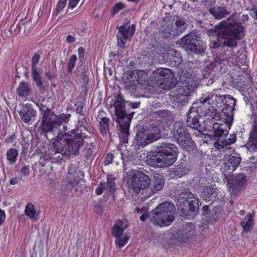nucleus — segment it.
<instances>
[{
    "instance_id": "obj_1",
    "label": "nucleus",
    "mask_w": 257,
    "mask_h": 257,
    "mask_svg": "<svg viewBox=\"0 0 257 257\" xmlns=\"http://www.w3.org/2000/svg\"><path fill=\"white\" fill-rule=\"evenodd\" d=\"M67 130L66 126H63V130H59L51 148L43 156L44 160L60 163L64 157H69L71 154H79V149L84 144L83 139L90 136L82 132V128L73 129L70 132Z\"/></svg>"
},
{
    "instance_id": "obj_2",
    "label": "nucleus",
    "mask_w": 257,
    "mask_h": 257,
    "mask_svg": "<svg viewBox=\"0 0 257 257\" xmlns=\"http://www.w3.org/2000/svg\"><path fill=\"white\" fill-rule=\"evenodd\" d=\"M245 30V27L241 25L221 23L215 27L217 39L211 43L210 47L213 48L235 47L237 40L243 37Z\"/></svg>"
},
{
    "instance_id": "obj_3",
    "label": "nucleus",
    "mask_w": 257,
    "mask_h": 257,
    "mask_svg": "<svg viewBox=\"0 0 257 257\" xmlns=\"http://www.w3.org/2000/svg\"><path fill=\"white\" fill-rule=\"evenodd\" d=\"M175 207L172 203L164 202L158 205L149 214L148 208L143 207L141 208L137 207L135 211L137 213L142 214L140 217L142 221L149 218L154 225L160 227L167 226L171 224L175 217Z\"/></svg>"
},
{
    "instance_id": "obj_4",
    "label": "nucleus",
    "mask_w": 257,
    "mask_h": 257,
    "mask_svg": "<svg viewBox=\"0 0 257 257\" xmlns=\"http://www.w3.org/2000/svg\"><path fill=\"white\" fill-rule=\"evenodd\" d=\"M140 104V102L125 101L120 95L116 96L113 103L117 122L120 127V138L124 143H128L130 123L134 114L130 109L138 108Z\"/></svg>"
},
{
    "instance_id": "obj_5",
    "label": "nucleus",
    "mask_w": 257,
    "mask_h": 257,
    "mask_svg": "<svg viewBox=\"0 0 257 257\" xmlns=\"http://www.w3.org/2000/svg\"><path fill=\"white\" fill-rule=\"evenodd\" d=\"M154 153L148 160L150 164L154 167H165L176 160L178 148L173 144L163 142L157 146Z\"/></svg>"
},
{
    "instance_id": "obj_6",
    "label": "nucleus",
    "mask_w": 257,
    "mask_h": 257,
    "mask_svg": "<svg viewBox=\"0 0 257 257\" xmlns=\"http://www.w3.org/2000/svg\"><path fill=\"white\" fill-rule=\"evenodd\" d=\"M128 186L133 192L140 194L143 199L147 198V191L150 186V179L148 175L141 171L130 170L127 180Z\"/></svg>"
},
{
    "instance_id": "obj_7",
    "label": "nucleus",
    "mask_w": 257,
    "mask_h": 257,
    "mask_svg": "<svg viewBox=\"0 0 257 257\" xmlns=\"http://www.w3.org/2000/svg\"><path fill=\"white\" fill-rule=\"evenodd\" d=\"M177 205L182 215L187 218L189 216H193L198 212L199 199L194 197L191 192L185 191L180 194Z\"/></svg>"
},
{
    "instance_id": "obj_8",
    "label": "nucleus",
    "mask_w": 257,
    "mask_h": 257,
    "mask_svg": "<svg viewBox=\"0 0 257 257\" xmlns=\"http://www.w3.org/2000/svg\"><path fill=\"white\" fill-rule=\"evenodd\" d=\"M223 97L224 95H220L216 91H213L208 93L205 98H200V102L201 104L207 103L212 105L206 109L203 115L215 120H220L221 114L218 112L216 107L220 108H222Z\"/></svg>"
},
{
    "instance_id": "obj_9",
    "label": "nucleus",
    "mask_w": 257,
    "mask_h": 257,
    "mask_svg": "<svg viewBox=\"0 0 257 257\" xmlns=\"http://www.w3.org/2000/svg\"><path fill=\"white\" fill-rule=\"evenodd\" d=\"M179 42L187 51L196 54L202 55L206 48V44L194 32L185 35Z\"/></svg>"
},
{
    "instance_id": "obj_10",
    "label": "nucleus",
    "mask_w": 257,
    "mask_h": 257,
    "mask_svg": "<svg viewBox=\"0 0 257 257\" xmlns=\"http://www.w3.org/2000/svg\"><path fill=\"white\" fill-rule=\"evenodd\" d=\"M160 137V127L158 126L157 122H155L149 127H143L139 130L135 138L137 144L144 147L158 140Z\"/></svg>"
},
{
    "instance_id": "obj_11",
    "label": "nucleus",
    "mask_w": 257,
    "mask_h": 257,
    "mask_svg": "<svg viewBox=\"0 0 257 257\" xmlns=\"http://www.w3.org/2000/svg\"><path fill=\"white\" fill-rule=\"evenodd\" d=\"M166 27L163 33L164 37L168 38L171 35L176 36L181 34L186 30L188 24L185 18L176 15L173 17L172 20L166 22Z\"/></svg>"
},
{
    "instance_id": "obj_12",
    "label": "nucleus",
    "mask_w": 257,
    "mask_h": 257,
    "mask_svg": "<svg viewBox=\"0 0 257 257\" xmlns=\"http://www.w3.org/2000/svg\"><path fill=\"white\" fill-rule=\"evenodd\" d=\"M179 93L177 99L183 102L188 101V96L192 93L197 87L196 81L192 77L181 76L179 83Z\"/></svg>"
},
{
    "instance_id": "obj_13",
    "label": "nucleus",
    "mask_w": 257,
    "mask_h": 257,
    "mask_svg": "<svg viewBox=\"0 0 257 257\" xmlns=\"http://www.w3.org/2000/svg\"><path fill=\"white\" fill-rule=\"evenodd\" d=\"M172 133L174 139L183 148H187L192 143L190 134L182 122L176 121L174 123Z\"/></svg>"
},
{
    "instance_id": "obj_14",
    "label": "nucleus",
    "mask_w": 257,
    "mask_h": 257,
    "mask_svg": "<svg viewBox=\"0 0 257 257\" xmlns=\"http://www.w3.org/2000/svg\"><path fill=\"white\" fill-rule=\"evenodd\" d=\"M70 117L71 114H70L63 113L57 116L53 112L51 116L49 115V118L47 121V125L45 127L42 133H51L57 131L58 134L60 129L63 130L64 125L62 126V128L60 127L61 125L63 123H67L69 121Z\"/></svg>"
},
{
    "instance_id": "obj_15",
    "label": "nucleus",
    "mask_w": 257,
    "mask_h": 257,
    "mask_svg": "<svg viewBox=\"0 0 257 257\" xmlns=\"http://www.w3.org/2000/svg\"><path fill=\"white\" fill-rule=\"evenodd\" d=\"M222 103L221 119H224L228 126H230L233 121V111L236 105V100L233 96L230 95H224Z\"/></svg>"
},
{
    "instance_id": "obj_16",
    "label": "nucleus",
    "mask_w": 257,
    "mask_h": 257,
    "mask_svg": "<svg viewBox=\"0 0 257 257\" xmlns=\"http://www.w3.org/2000/svg\"><path fill=\"white\" fill-rule=\"evenodd\" d=\"M127 228L124 222L121 220H117L112 228V234L115 238L116 245L121 248L124 247L128 242L130 237L126 234H123L124 231Z\"/></svg>"
},
{
    "instance_id": "obj_17",
    "label": "nucleus",
    "mask_w": 257,
    "mask_h": 257,
    "mask_svg": "<svg viewBox=\"0 0 257 257\" xmlns=\"http://www.w3.org/2000/svg\"><path fill=\"white\" fill-rule=\"evenodd\" d=\"M241 161V157L237 154H226L223 157V167L224 171L229 174L232 173L239 165Z\"/></svg>"
},
{
    "instance_id": "obj_18",
    "label": "nucleus",
    "mask_w": 257,
    "mask_h": 257,
    "mask_svg": "<svg viewBox=\"0 0 257 257\" xmlns=\"http://www.w3.org/2000/svg\"><path fill=\"white\" fill-rule=\"evenodd\" d=\"M117 28L120 34V36L118 35L117 36V45L120 47L124 48L127 39L132 37L134 33L135 26L134 25L129 26L123 25L119 27H117Z\"/></svg>"
},
{
    "instance_id": "obj_19",
    "label": "nucleus",
    "mask_w": 257,
    "mask_h": 257,
    "mask_svg": "<svg viewBox=\"0 0 257 257\" xmlns=\"http://www.w3.org/2000/svg\"><path fill=\"white\" fill-rule=\"evenodd\" d=\"M19 115L23 122L31 124L35 120L36 111L33 109L31 104H26L22 106L19 111Z\"/></svg>"
},
{
    "instance_id": "obj_20",
    "label": "nucleus",
    "mask_w": 257,
    "mask_h": 257,
    "mask_svg": "<svg viewBox=\"0 0 257 257\" xmlns=\"http://www.w3.org/2000/svg\"><path fill=\"white\" fill-rule=\"evenodd\" d=\"M246 179L243 174H238L229 182L230 189L232 193H238L245 186Z\"/></svg>"
},
{
    "instance_id": "obj_21",
    "label": "nucleus",
    "mask_w": 257,
    "mask_h": 257,
    "mask_svg": "<svg viewBox=\"0 0 257 257\" xmlns=\"http://www.w3.org/2000/svg\"><path fill=\"white\" fill-rule=\"evenodd\" d=\"M187 125L188 127L194 128L197 130L201 129V125L199 120L201 117L199 114L198 111L195 108H191L187 114Z\"/></svg>"
},
{
    "instance_id": "obj_22",
    "label": "nucleus",
    "mask_w": 257,
    "mask_h": 257,
    "mask_svg": "<svg viewBox=\"0 0 257 257\" xmlns=\"http://www.w3.org/2000/svg\"><path fill=\"white\" fill-rule=\"evenodd\" d=\"M164 185V181L163 176L157 174L154 176L152 181H150V186L148 187L147 191V198L154 193L161 190Z\"/></svg>"
},
{
    "instance_id": "obj_23",
    "label": "nucleus",
    "mask_w": 257,
    "mask_h": 257,
    "mask_svg": "<svg viewBox=\"0 0 257 257\" xmlns=\"http://www.w3.org/2000/svg\"><path fill=\"white\" fill-rule=\"evenodd\" d=\"M195 232V227L191 223L186 224L181 230L177 232L179 239L185 242L186 240L192 238Z\"/></svg>"
},
{
    "instance_id": "obj_24",
    "label": "nucleus",
    "mask_w": 257,
    "mask_h": 257,
    "mask_svg": "<svg viewBox=\"0 0 257 257\" xmlns=\"http://www.w3.org/2000/svg\"><path fill=\"white\" fill-rule=\"evenodd\" d=\"M173 74L171 70L167 68H157L152 73V78L155 81H161L160 83H163L162 81L165 78H170L172 76Z\"/></svg>"
},
{
    "instance_id": "obj_25",
    "label": "nucleus",
    "mask_w": 257,
    "mask_h": 257,
    "mask_svg": "<svg viewBox=\"0 0 257 257\" xmlns=\"http://www.w3.org/2000/svg\"><path fill=\"white\" fill-rule=\"evenodd\" d=\"M37 105L39 107L40 110L43 113L42 122L40 125V128L42 132L45 127L47 125V121L48 120V119L49 118V115L51 116L53 112L52 111L50 108H48L42 103H39L37 104Z\"/></svg>"
},
{
    "instance_id": "obj_26",
    "label": "nucleus",
    "mask_w": 257,
    "mask_h": 257,
    "mask_svg": "<svg viewBox=\"0 0 257 257\" xmlns=\"http://www.w3.org/2000/svg\"><path fill=\"white\" fill-rule=\"evenodd\" d=\"M126 75L127 79H132L138 84L145 81L147 77L146 74L144 71L136 70L128 71Z\"/></svg>"
},
{
    "instance_id": "obj_27",
    "label": "nucleus",
    "mask_w": 257,
    "mask_h": 257,
    "mask_svg": "<svg viewBox=\"0 0 257 257\" xmlns=\"http://www.w3.org/2000/svg\"><path fill=\"white\" fill-rule=\"evenodd\" d=\"M31 76L33 80L39 88L40 93L44 94L47 89V86L44 85L42 82V78L41 77L39 70H31Z\"/></svg>"
},
{
    "instance_id": "obj_28",
    "label": "nucleus",
    "mask_w": 257,
    "mask_h": 257,
    "mask_svg": "<svg viewBox=\"0 0 257 257\" xmlns=\"http://www.w3.org/2000/svg\"><path fill=\"white\" fill-rule=\"evenodd\" d=\"M254 224V216L250 213L246 215L240 222V225L244 232L250 231L253 229Z\"/></svg>"
},
{
    "instance_id": "obj_29",
    "label": "nucleus",
    "mask_w": 257,
    "mask_h": 257,
    "mask_svg": "<svg viewBox=\"0 0 257 257\" xmlns=\"http://www.w3.org/2000/svg\"><path fill=\"white\" fill-rule=\"evenodd\" d=\"M209 131L210 133V136L215 139L225 136L228 134L227 130L224 131L222 128V125H219L217 123H214L212 129Z\"/></svg>"
},
{
    "instance_id": "obj_30",
    "label": "nucleus",
    "mask_w": 257,
    "mask_h": 257,
    "mask_svg": "<svg viewBox=\"0 0 257 257\" xmlns=\"http://www.w3.org/2000/svg\"><path fill=\"white\" fill-rule=\"evenodd\" d=\"M209 12L216 19H220L229 14L225 7H213L209 9Z\"/></svg>"
},
{
    "instance_id": "obj_31",
    "label": "nucleus",
    "mask_w": 257,
    "mask_h": 257,
    "mask_svg": "<svg viewBox=\"0 0 257 257\" xmlns=\"http://www.w3.org/2000/svg\"><path fill=\"white\" fill-rule=\"evenodd\" d=\"M201 197L206 201H209L215 197V189L209 186H204L201 192Z\"/></svg>"
},
{
    "instance_id": "obj_32",
    "label": "nucleus",
    "mask_w": 257,
    "mask_h": 257,
    "mask_svg": "<svg viewBox=\"0 0 257 257\" xmlns=\"http://www.w3.org/2000/svg\"><path fill=\"white\" fill-rule=\"evenodd\" d=\"M32 90L28 83L24 81L21 82L17 88V92L19 96L26 97L30 94Z\"/></svg>"
},
{
    "instance_id": "obj_33",
    "label": "nucleus",
    "mask_w": 257,
    "mask_h": 257,
    "mask_svg": "<svg viewBox=\"0 0 257 257\" xmlns=\"http://www.w3.org/2000/svg\"><path fill=\"white\" fill-rule=\"evenodd\" d=\"M177 177H180L188 172V168L181 164L172 168L171 171Z\"/></svg>"
},
{
    "instance_id": "obj_34",
    "label": "nucleus",
    "mask_w": 257,
    "mask_h": 257,
    "mask_svg": "<svg viewBox=\"0 0 257 257\" xmlns=\"http://www.w3.org/2000/svg\"><path fill=\"white\" fill-rule=\"evenodd\" d=\"M18 155V150L15 148H10L7 151V160L10 164L13 165L16 162Z\"/></svg>"
},
{
    "instance_id": "obj_35",
    "label": "nucleus",
    "mask_w": 257,
    "mask_h": 257,
    "mask_svg": "<svg viewBox=\"0 0 257 257\" xmlns=\"http://www.w3.org/2000/svg\"><path fill=\"white\" fill-rule=\"evenodd\" d=\"M25 214L31 219L35 220L37 218V214L34 206L29 203L25 207Z\"/></svg>"
},
{
    "instance_id": "obj_36",
    "label": "nucleus",
    "mask_w": 257,
    "mask_h": 257,
    "mask_svg": "<svg viewBox=\"0 0 257 257\" xmlns=\"http://www.w3.org/2000/svg\"><path fill=\"white\" fill-rule=\"evenodd\" d=\"M110 121V120L109 118L99 121V130L101 133L104 136L106 135L109 132Z\"/></svg>"
},
{
    "instance_id": "obj_37",
    "label": "nucleus",
    "mask_w": 257,
    "mask_h": 257,
    "mask_svg": "<svg viewBox=\"0 0 257 257\" xmlns=\"http://www.w3.org/2000/svg\"><path fill=\"white\" fill-rule=\"evenodd\" d=\"M76 60L77 56L75 55H73L70 57L67 68V71L68 74H71L72 73V71L75 67Z\"/></svg>"
},
{
    "instance_id": "obj_38",
    "label": "nucleus",
    "mask_w": 257,
    "mask_h": 257,
    "mask_svg": "<svg viewBox=\"0 0 257 257\" xmlns=\"http://www.w3.org/2000/svg\"><path fill=\"white\" fill-rule=\"evenodd\" d=\"M236 141V136L234 133L230 134L228 138L220 142V145L222 147H224L228 145L234 143Z\"/></svg>"
},
{
    "instance_id": "obj_39",
    "label": "nucleus",
    "mask_w": 257,
    "mask_h": 257,
    "mask_svg": "<svg viewBox=\"0 0 257 257\" xmlns=\"http://www.w3.org/2000/svg\"><path fill=\"white\" fill-rule=\"evenodd\" d=\"M106 183L109 187V192L112 193L114 192L115 190V183L114 178H113L112 175H107Z\"/></svg>"
},
{
    "instance_id": "obj_40",
    "label": "nucleus",
    "mask_w": 257,
    "mask_h": 257,
    "mask_svg": "<svg viewBox=\"0 0 257 257\" xmlns=\"http://www.w3.org/2000/svg\"><path fill=\"white\" fill-rule=\"evenodd\" d=\"M40 59V55L39 53L35 54L32 58L31 70L38 69L37 64Z\"/></svg>"
},
{
    "instance_id": "obj_41",
    "label": "nucleus",
    "mask_w": 257,
    "mask_h": 257,
    "mask_svg": "<svg viewBox=\"0 0 257 257\" xmlns=\"http://www.w3.org/2000/svg\"><path fill=\"white\" fill-rule=\"evenodd\" d=\"M250 138L254 145L257 144V124H255L250 132Z\"/></svg>"
},
{
    "instance_id": "obj_42",
    "label": "nucleus",
    "mask_w": 257,
    "mask_h": 257,
    "mask_svg": "<svg viewBox=\"0 0 257 257\" xmlns=\"http://www.w3.org/2000/svg\"><path fill=\"white\" fill-rule=\"evenodd\" d=\"M246 10L249 11V14L255 19L257 20V6L252 4L250 7H246Z\"/></svg>"
},
{
    "instance_id": "obj_43",
    "label": "nucleus",
    "mask_w": 257,
    "mask_h": 257,
    "mask_svg": "<svg viewBox=\"0 0 257 257\" xmlns=\"http://www.w3.org/2000/svg\"><path fill=\"white\" fill-rule=\"evenodd\" d=\"M125 7V5L122 2H119L116 3L113 8V11L112 12V14L114 15L118 12H119L122 9H124Z\"/></svg>"
},
{
    "instance_id": "obj_44",
    "label": "nucleus",
    "mask_w": 257,
    "mask_h": 257,
    "mask_svg": "<svg viewBox=\"0 0 257 257\" xmlns=\"http://www.w3.org/2000/svg\"><path fill=\"white\" fill-rule=\"evenodd\" d=\"M227 61V58L225 55L221 54L217 55L214 58V62L216 64H224Z\"/></svg>"
},
{
    "instance_id": "obj_45",
    "label": "nucleus",
    "mask_w": 257,
    "mask_h": 257,
    "mask_svg": "<svg viewBox=\"0 0 257 257\" xmlns=\"http://www.w3.org/2000/svg\"><path fill=\"white\" fill-rule=\"evenodd\" d=\"M128 80L125 82V87L127 89H135L138 84L135 81L132 79H127Z\"/></svg>"
},
{
    "instance_id": "obj_46",
    "label": "nucleus",
    "mask_w": 257,
    "mask_h": 257,
    "mask_svg": "<svg viewBox=\"0 0 257 257\" xmlns=\"http://www.w3.org/2000/svg\"><path fill=\"white\" fill-rule=\"evenodd\" d=\"M66 2L58 0L55 9L56 14L57 15L66 6Z\"/></svg>"
},
{
    "instance_id": "obj_47",
    "label": "nucleus",
    "mask_w": 257,
    "mask_h": 257,
    "mask_svg": "<svg viewBox=\"0 0 257 257\" xmlns=\"http://www.w3.org/2000/svg\"><path fill=\"white\" fill-rule=\"evenodd\" d=\"M113 156L112 154H108L105 158L104 161V164L105 165H108L111 164L113 161Z\"/></svg>"
},
{
    "instance_id": "obj_48",
    "label": "nucleus",
    "mask_w": 257,
    "mask_h": 257,
    "mask_svg": "<svg viewBox=\"0 0 257 257\" xmlns=\"http://www.w3.org/2000/svg\"><path fill=\"white\" fill-rule=\"evenodd\" d=\"M78 123L79 124L81 123V124L80 125V128H82L83 127L84 129H86V126H84V124L86 123V118L84 116V114L80 115L79 116Z\"/></svg>"
},
{
    "instance_id": "obj_49",
    "label": "nucleus",
    "mask_w": 257,
    "mask_h": 257,
    "mask_svg": "<svg viewBox=\"0 0 257 257\" xmlns=\"http://www.w3.org/2000/svg\"><path fill=\"white\" fill-rule=\"evenodd\" d=\"M20 172L24 176H28L30 174V167L29 166L24 165L21 169Z\"/></svg>"
},
{
    "instance_id": "obj_50",
    "label": "nucleus",
    "mask_w": 257,
    "mask_h": 257,
    "mask_svg": "<svg viewBox=\"0 0 257 257\" xmlns=\"http://www.w3.org/2000/svg\"><path fill=\"white\" fill-rule=\"evenodd\" d=\"M94 211L98 214H101L103 212V208L101 205H96L94 207Z\"/></svg>"
},
{
    "instance_id": "obj_51",
    "label": "nucleus",
    "mask_w": 257,
    "mask_h": 257,
    "mask_svg": "<svg viewBox=\"0 0 257 257\" xmlns=\"http://www.w3.org/2000/svg\"><path fill=\"white\" fill-rule=\"evenodd\" d=\"M76 112L77 114L80 115L84 114V107L82 104L76 105Z\"/></svg>"
},
{
    "instance_id": "obj_52",
    "label": "nucleus",
    "mask_w": 257,
    "mask_h": 257,
    "mask_svg": "<svg viewBox=\"0 0 257 257\" xmlns=\"http://www.w3.org/2000/svg\"><path fill=\"white\" fill-rule=\"evenodd\" d=\"M80 0H69L68 6V9L74 8L78 3Z\"/></svg>"
},
{
    "instance_id": "obj_53",
    "label": "nucleus",
    "mask_w": 257,
    "mask_h": 257,
    "mask_svg": "<svg viewBox=\"0 0 257 257\" xmlns=\"http://www.w3.org/2000/svg\"><path fill=\"white\" fill-rule=\"evenodd\" d=\"M93 151L91 148H86L85 149V156L87 159H89L90 157L93 155Z\"/></svg>"
},
{
    "instance_id": "obj_54",
    "label": "nucleus",
    "mask_w": 257,
    "mask_h": 257,
    "mask_svg": "<svg viewBox=\"0 0 257 257\" xmlns=\"http://www.w3.org/2000/svg\"><path fill=\"white\" fill-rule=\"evenodd\" d=\"M103 185L102 184H100L99 186L96 189L95 193L97 195H101L103 193V191L105 190L102 187Z\"/></svg>"
},
{
    "instance_id": "obj_55",
    "label": "nucleus",
    "mask_w": 257,
    "mask_h": 257,
    "mask_svg": "<svg viewBox=\"0 0 257 257\" xmlns=\"http://www.w3.org/2000/svg\"><path fill=\"white\" fill-rule=\"evenodd\" d=\"M84 53L85 49L83 47H80L78 48V55L80 60L84 58Z\"/></svg>"
},
{
    "instance_id": "obj_56",
    "label": "nucleus",
    "mask_w": 257,
    "mask_h": 257,
    "mask_svg": "<svg viewBox=\"0 0 257 257\" xmlns=\"http://www.w3.org/2000/svg\"><path fill=\"white\" fill-rule=\"evenodd\" d=\"M106 113L104 111H100L98 114V119L100 120H103L104 119H108V118L106 117Z\"/></svg>"
},
{
    "instance_id": "obj_57",
    "label": "nucleus",
    "mask_w": 257,
    "mask_h": 257,
    "mask_svg": "<svg viewBox=\"0 0 257 257\" xmlns=\"http://www.w3.org/2000/svg\"><path fill=\"white\" fill-rule=\"evenodd\" d=\"M20 180L21 179L20 178L15 177L11 178L9 182L11 185H15L18 183Z\"/></svg>"
},
{
    "instance_id": "obj_58",
    "label": "nucleus",
    "mask_w": 257,
    "mask_h": 257,
    "mask_svg": "<svg viewBox=\"0 0 257 257\" xmlns=\"http://www.w3.org/2000/svg\"><path fill=\"white\" fill-rule=\"evenodd\" d=\"M66 40L68 43H72L76 41V38L73 36L71 35L67 36Z\"/></svg>"
},
{
    "instance_id": "obj_59",
    "label": "nucleus",
    "mask_w": 257,
    "mask_h": 257,
    "mask_svg": "<svg viewBox=\"0 0 257 257\" xmlns=\"http://www.w3.org/2000/svg\"><path fill=\"white\" fill-rule=\"evenodd\" d=\"M5 219V213L3 210L0 209V225H2Z\"/></svg>"
},
{
    "instance_id": "obj_60",
    "label": "nucleus",
    "mask_w": 257,
    "mask_h": 257,
    "mask_svg": "<svg viewBox=\"0 0 257 257\" xmlns=\"http://www.w3.org/2000/svg\"><path fill=\"white\" fill-rule=\"evenodd\" d=\"M100 184H102L103 185V188L105 190H107L109 192V187L107 185V183L106 182H101Z\"/></svg>"
},
{
    "instance_id": "obj_61",
    "label": "nucleus",
    "mask_w": 257,
    "mask_h": 257,
    "mask_svg": "<svg viewBox=\"0 0 257 257\" xmlns=\"http://www.w3.org/2000/svg\"><path fill=\"white\" fill-rule=\"evenodd\" d=\"M174 62L176 63V64L178 65L181 63L182 59L179 57H176V60H175V58L174 57Z\"/></svg>"
},
{
    "instance_id": "obj_62",
    "label": "nucleus",
    "mask_w": 257,
    "mask_h": 257,
    "mask_svg": "<svg viewBox=\"0 0 257 257\" xmlns=\"http://www.w3.org/2000/svg\"><path fill=\"white\" fill-rule=\"evenodd\" d=\"M120 48H121L118 49L117 51V55H122V54H123V50H122V49L123 48H121V47H120Z\"/></svg>"
},
{
    "instance_id": "obj_63",
    "label": "nucleus",
    "mask_w": 257,
    "mask_h": 257,
    "mask_svg": "<svg viewBox=\"0 0 257 257\" xmlns=\"http://www.w3.org/2000/svg\"><path fill=\"white\" fill-rule=\"evenodd\" d=\"M46 76L48 79H51L52 78V75L50 72H46Z\"/></svg>"
},
{
    "instance_id": "obj_64",
    "label": "nucleus",
    "mask_w": 257,
    "mask_h": 257,
    "mask_svg": "<svg viewBox=\"0 0 257 257\" xmlns=\"http://www.w3.org/2000/svg\"><path fill=\"white\" fill-rule=\"evenodd\" d=\"M166 113L165 112H163V111H160L159 112V116H161L162 117L165 116L166 115Z\"/></svg>"
}]
</instances>
